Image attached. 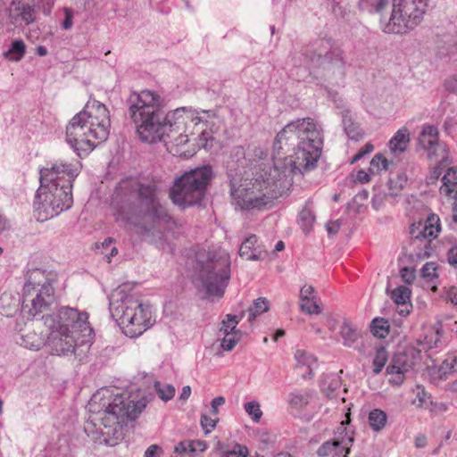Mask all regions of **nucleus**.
<instances>
[{
	"instance_id": "6e6d98bb",
	"label": "nucleus",
	"mask_w": 457,
	"mask_h": 457,
	"mask_svg": "<svg viewBox=\"0 0 457 457\" xmlns=\"http://www.w3.org/2000/svg\"><path fill=\"white\" fill-rule=\"evenodd\" d=\"M313 294L314 287L312 286L305 285L300 290V299L301 301H304L305 299L315 298Z\"/></svg>"
},
{
	"instance_id": "13d9d810",
	"label": "nucleus",
	"mask_w": 457,
	"mask_h": 457,
	"mask_svg": "<svg viewBox=\"0 0 457 457\" xmlns=\"http://www.w3.org/2000/svg\"><path fill=\"white\" fill-rule=\"evenodd\" d=\"M447 259L451 265L457 268V245H453L448 253H447Z\"/></svg>"
},
{
	"instance_id": "58836bf2",
	"label": "nucleus",
	"mask_w": 457,
	"mask_h": 457,
	"mask_svg": "<svg viewBox=\"0 0 457 457\" xmlns=\"http://www.w3.org/2000/svg\"><path fill=\"white\" fill-rule=\"evenodd\" d=\"M154 388L158 396L164 402H168L174 397L175 388L170 384H162L159 381L154 383Z\"/></svg>"
},
{
	"instance_id": "b1692460",
	"label": "nucleus",
	"mask_w": 457,
	"mask_h": 457,
	"mask_svg": "<svg viewBox=\"0 0 457 457\" xmlns=\"http://www.w3.org/2000/svg\"><path fill=\"white\" fill-rule=\"evenodd\" d=\"M443 185L440 187V194L451 196L457 186V167L449 168L442 178Z\"/></svg>"
},
{
	"instance_id": "9d476101",
	"label": "nucleus",
	"mask_w": 457,
	"mask_h": 457,
	"mask_svg": "<svg viewBox=\"0 0 457 457\" xmlns=\"http://www.w3.org/2000/svg\"><path fill=\"white\" fill-rule=\"evenodd\" d=\"M54 279L55 275L46 270L35 268L28 271L22 295L23 312L35 318L50 309L55 301Z\"/></svg>"
},
{
	"instance_id": "f257e3e1",
	"label": "nucleus",
	"mask_w": 457,
	"mask_h": 457,
	"mask_svg": "<svg viewBox=\"0 0 457 457\" xmlns=\"http://www.w3.org/2000/svg\"><path fill=\"white\" fill-rule=\"evenodd\" d=\"M159 194V181L154 179L126 178L117 185L112 204L128 223L137 227L139 233L148 237L160 233L161 225L172 220Z\"/></svg>"
},
{
	"instance_id": "4d7b16f0",
	"label": "nucleus",
	"mask_w": 457,
	"mask_h": 457,
	"mask_svg": "<svg viewBox=\"0 0 457 457\" xmlns=\"http://www.w3.org/2000/svg\"><path fill=\"white\" fill-rule=\"evenodd\" d=\"M226 403V399L223 396L215 397L211 403L210 412L212 415L218 414V407L223 405Z\"/></svg>"
},
{
	"instance_id": "79ce46f5",
	"label": "nucleus",
	"mask_w": 457,
	"mask_h": 457,
	"mask_svg": "<svg viewBox=\"0 0 457 457\" xmlns=\"http://www.w3.org/2000/svg\"><path fill=\"white\" fill-rule=\"evenodd\" d=\"M245 411L255 423H258L262 417V411L261 410L260 403L257 401L246 403L245 404Z\"/></svg>"
},
{
	"instance_id": "473e14b6",
	"label": "nucleus",
	"mask_w": 457,
	"mask_h": 457,
	"mask_svg": "<svg viewBox=\"0 0 457 457\" xmlns=\"http://www.w3.org/2000/svg\"><path fill=\"white\" fill-rule=\"evenodd\" d=\"M370 328L373 335L377 337L385 338L389 334V322L384 318H374Z\"/></svg>"
},
{
	"instance_id": "de8ad7c7",
	"label": "nucleus",
	"mask_w": 457,
	"mask_h": 457,
	"mask_svg": "<svg viewBox=\"0 0 457 457\" xmlns=\"http://www.w3.org/2000/svg\"><path fill=\"white\" fill-rule=\"evenodd\" d=\"M217 419H212L206 414L201 417V426L205 434L211 433L216 426Z\"/></svg>"
},
{
	"instance_id": "1a4fd4ad",
	"label": "nucleus",
	"mask_w": 457,
	"mask_h": 457,
	"mask_svg": "<svg viewBox=\"0 0 457 457\" xmlns=\"http://www.w3.org/2000/svg\"><path fill=\"white\" fill-rule=\"evenodd\" d=\"M228 261L214 250L196 253L192 283L201 298L223 296L228 279Z\"/></svg>"
},
{
	"instance_id": "39448f33",
	"label": "nucleus",
	"mask_w": 457,
	"mask_h": 457,
	"mask_svg": "<svg viewBox=\"0 0 457 457\" xmlns=\"http://www.w3.org/2000/svg\"><path fill=\"white\" fill-rule=\"evenodd\" d=\"M39 174L40 187L36 193L35 209L43 211L46 219L69 210L73 204L72 182L79 175V167L55 161L50 167L40 169Z\"/></svg>"
},
{
	"instance_id": "cd10ccee",
	"label": "nucleus",
	"mask_w": 457,
	"mask_h": 457,
	"mask_svg": "<svg viewBox=\"0 0 457 457\" xmlns=\"http://www.w3.org/2000/svg\"><path fill=\"white\" fill-rule=\"evenodd\" d=\"M340 386L341 381L336 375L326 376L320 383L321 391L330 399L336 396Z\"/></svg>"
},
{
	"instance_id": "412c9836",
	"label": "nucleus",
	"mask_w": 457,
	"mask_h": 457,
	"mask_svg": "<svg viewBox=\"0 0 457 457\" xmlns=\"http://www.w3.org/2000/svg\"><path fill=\"white\" fill-rule=\"evenodd\" d=\"M342 122L344 130L349 139L357 141L362 137V131L354 121L350 111L345 110L342 112Z\"/></svg>"
},
{
	"instance_id": "864d4df0",
	"label": "nucleus",
	"mask_w": 457,
	"mask_h": 457,
	"mask_svg": "<svg viewBox=\"0 0 457 457\" xmlns=\"http://www.w3.org/2000/svg\"><path fill=\"white\" fill-rule=\"evenodd\" d=\"M347 441V444H345V445L337 450L333 457H348L347 455L350 453L351 451L350 446H348V445H352V443L353 442V438L348 437Z\"/></svg>"
},
{
	"instance_id": "5701e85b",
	"label": "nucleus",
	"mask_w": 457,
	"mask_h": 457,
	"mask_svg": "<svg viewBox=\"0 0 457 457\" xmlns=\"http://www.w3.org/2000/svg\"><path fill=\"white\" fill-rule=\"evenodd\" d=\"M339 333L343 339V345L346 347H352L361 336L357 328L348 320L343 322Z\"/></svg>"
},
{
	"instance_id": "ddd939ff",
	"label": "nucleus",
	"mask_w": 457,
	"mask_h": 457,
	"mask_svg": "<svg viewBox=\"0 0 457 457\" xmlns=\"http://www.w3.org/2000/svg\"><path fill=\"white\" fill-rule=\"evenodd\" d=\"M430 0H392L388 20H380L381 29L388 34H403L417 27L429 5Z\"/></svg>"
},
{
	"instance_id": "ea45409f",
	"label": "nucleus",
	"mask_w": 457,
	"mask_h": 457,
	"mask_svg": "<svg viewBox=\"0 0 457 457\" xmlns=\"http://www.w3.org/2000/svg\"><path fill=\"white\" fill-rule=\"evenodd\" d=\"M457 365V355L449 354L442 362L439 367L440 376H447L456 371L455 366Z\"/></svg>"
},
{
	"instance_id": "72a5a7b5",
	"label": "nucleus",
	"mask_w": 457,
	"mask_h": 457,
	"mask_svg": "<svg viewBox=\"0 0 457 457\" xmlns=\"http://www.w3.org/2000/svg\"><path fill=\"white\" fill-rule=\"evenodd\" d=\"M21 345L30 350H39L43 345V340L36 332H29L21 336Z\"/></svg>"
},
{
	"instance_id": "a19ab883",
	"label": "nucleus",
	"mask_w": 457,
	"mask_h": 457,
	"mask_svg": "<svg viewBox=\"0 0 457 457\" xmlns=\"http://www.w3.org/2000/svg\"><path fill=\"white\" fill-rule=\"evenodd\" d=\"M388 354L384 347L378 348L376 351L375 357L373 359V372L378 374L381 372L383 367L387 361Z\"/></svg>"
},
{
	"instance_id": "603ef678",
	"label": "nucleus",
	"mask_w": 457,
	"mask_h": 457,
	"mask_svg": "<svg viewBox=\"0 0 457 457\" xmlns=\"http://www.w3.org/2000/svg\"><path fill=\"white\" fill-rule=\"evenodd\" d=\"M374 150L372 144L368 143L361 148L352 159L351 163H354L361 160L364 155L370 154Z\"/></svg>"
},
{
	"instance_id": "4c0bfd02",
	"label": "nucleus",
	"mask_w": 457,
	"mask_h": 457,
	"mask_svg": "<svg viewBox=\"0 0 457 457\" xmlns=\"http://www.w3.org/2000/svg\"><path fill=\"white\" fill-rule=\"evenodd\" d=\"M411 296V290L409 287L400 286L394 289L391 293L392 300L398 305H405L409 303Z\"/></svg>"
},
{
	"instance_id": "4468645a",
	"label": "nucleus",
	"mask_w": 457,
	"mask_h": 457,
	"mask_svg": "<svg viewBox=\"0 0 457 457\" xmlns=\"http://www.w3.org/2000/svg\"><path fill=\"white\" fill-rule=\"evenodd\" d=\"M441 230L440 220L436 214L431 213L423 222L412 224L410 228L411 241L408 250L410 256L416 260H424L431 255L432 241L437 237Z\"/></svg>"
},
{
	"instance_id": "6ab92c4d",
	"label": "nucleus",
	"mask_w": 457,
	"mask_h": 457,
	"mask_svg": "<svg viewBox=\"0 0 457 457\" xmlns=\"http://www.w3.org/2000/svg\"><path fill=\"white\" fill-rule=\"evenodd\" d=\"M239 255L247 261L263 260L268 253L263 245L258 244L256 235H251L246 237L239 247Z\"/></svg>"
},
{
	"instance_id": "aec40b11",
	"label": "nucleus",
	"mask_w": 457,
	"mask_h": 457,
	"mask_svg": "<svg viewBox=\"0 0 457 457\" xmlns=\"http://www.w3.org/2000/svg\"><path fill=\"white\" fill-rule=\"evenodd\" d=\"M246 310L245 304L242 302L239 303V309L235 313L230 314V351L245 337L247 336L245 331H242L236 328V325L245 316Z\"/></svg>"
},
{
	"instance_id": "a211bd4d",
	"label": "nucleus",
	"mask_w": 457,
	"mask_h": 457,
	"mask_svg": "<svg viewBox=\"0 0 457 457\" xmlns=\"http://www.w3.org/2000/svg\"><path fill=\"white\" fill-rule=\"evenodd\" d=\"M37 7L32 2L12 0L9 10V19L15 27H26L37 21Z\"/></svg>"
},
{
	"instance_id": "2f4dec72",
	"label": "nucleus",
	"mask_w": 457,
	"mask_h": 457,
	"mask_svg": "<svg viewBox=\"0 0 457 457\" xmlns=\"http://www.w3.org/2000/svg\"><path fill=\"white\" fill-rule=\"evenodd\" d=\"M270 309V302L265 297L257 298L252 306H250L247 310L249 312V321L254 320L258 315H261L263 312H268Z\"/></svg>"
},
{
	"instance_id": "20e7f679",
	"label": "nucleus",
	"mask_w": 457,
	"mask_h": 457,
	"mask_svg": "<svg viewBox=\"0 0 457 457\" xmlns=\"http://www.w3.org/2000/svg\"><path fill=\"white\" fill-rule=\"evenodd\" d=\"M294 170L304 173L313 170L321 155L323 130L313 119H298L287 124L276 136L273 151L279 154L285 147L295 146Z\"/></svg>"
},
{
	"instance_id": "8fccbe9b",
	"label": "nucleus",
	"mask_w": 457,
	"mask_h": 457,
	"mask_svg": "<svg viewBox=\"0 0 457 457\" xmlns=\"http://www.w3.org/2000/svg\"><path fill=\"white\" fill-rule=\"evenodd\" d=\"M63 12H64V20L62 22V29L64 30H68L71 29L73 26V16L74 12L71 8L69 7H63Z\"/></svg>"
},
{
	"instance_id": "c03bdc74",
	"label": "nucleus",
	"mask_w": 457,
	"mask_h": 457,
	"mask_svg": "<svg viewBox=\"0 0 457 457\" xmlns=\"http://www.w3.org/2000/svg\"><path fill=\"white\" fill-rule=\"evenodd\" d=\"M420 272L421 276L429 281L438 277L437 266L434 262H427L424 264Z\"/></svg>"
},
{
	"instance_id": "0eeeda50",
	"label": "nucleus",
	"mask_w": 457,
	"mask_h": 457,
	"mask_svg": "<svg viewBox=\"0 0 457 457\" xmlns=\"http://www.w3.org/2000/svg\"><path fill=\"white\" fill-rule=\"evenodd\" d=\"M109 111L104 104L93 100L77 113L66 127V141L79 156H86L97 145L94 139L105 141L110 134Z\"/></svg>"
},
{
	"instance_id": "680f3d73",
	"label": "nucleus",
	"mask_w": 457,
	"mask_h": 457,
	"mask_svg": "<svg viewBox=\"0 0 457 457\" xmlns=\"http://www.w3.org/2000/svg\"><path fill=\"white\" fill-rule=\"evenodd\" d=\"M187 447H191L190 441H181L175 445L174 452L179 454L187 453Z\"/></svg>"
},
{
	"instance_id": "7ed1b4c3",
	"label": "nucleus",
	"mask_w": 457,
	"mask_h": 457,
	"mask_svg": "<svg viewBox=\"0 0 457 457\" xmlns=\"http://www.w3.org/2000/svg\"><path fill=\"white\" fill-rule=\"evenodd\" d=\"M127 105L128 115L135 125L139 139L149 144L169 137L173 131L179 132L183 129L186 118H191L195 124L202 121L199 116H186L192 112L186 107L166 113L162 106L161 96L148 89L131 92Z\"/></svg>"
},
{
	"instance_id": "5fc2aeb1",
	"label": "nucleus",
	"mask_w": 457,
	"mask_h": 457,
	"mask_svg": "<svg viewBox=\"0 0 457 457\" xmlns=\"http://www.w3.org/2000/svg\"><path fill=\"white\" fill-rule=\"evenodd\" d=\"M228 321V314L226 315V318L222 320V328L220 330H223L224 332V338L221 341L220 346L223 350L228 351V340L226 339V337L228 336V326L227 325V322Z\"/></svg>"
},
{
	"instance_id": "69168bd1",
	"label": "nucleus",
	"mask_w": 457,
	"mask_h": 457,
	"mask_svg": "<svg viewBox=\"0 0 457 457\" xmlns=\"http://www.w3.org/2000/svg\"><path fill=\"white\" fill-rule=\"evenodd\" d=\"M370 175L371 174L369 171L366 172V171L361 170L357 173V179H358V181H360L362 184L368 183L370 180Z\"/></svg>"
},
{
	"instance_id": "f3484780",
	"label": "nucleus",
	"mask_w": 457,
	"mask_h": 457,
	"mask_svg": "<svg viewBox=\"0 0 457 457\" xmlns=\"http://www.w3.org/2000/svg\"><path fill=\"white\" fill-rule=\"evenodd\" d=\"M419 145L427 152L428 158L440 159V163L448 159L449 149L438 139V129L436 126H424L418 138Z\"/></svg>"
},
{
	"instance_id": "774afa93",
	"label": "nucleus",
	"mask_w": 457,
	"mask_h": 457,
	"mask_svg": "<svg viewBox=\"0 0 457 457\" xmlns=\"http://www.w3.org/2000/svg\"><path fill=\"white\" fill-rule=\"evenodd\" d=\"M447 298L457 306V287H451L447 292Z\"/></svg>"
},
{
	"instance_id": "0e129e2a",
	"label": "nucleus",
	"mask_w": 457,
	"mask_h": 457,
	"mask_svg": "<svg viewBox=\"0 0 457 457\" xmlns=\"http://www.w3.org/2000/svg\"><path fill=\"white\" fill-rule=\"evenodd\" d=\"M191 447H195L193 449V453H202L206 449V444L204 441L194 440L190 441Z\"/></svg>"
},
{
	"instance_id": "37998d69",
	"label": "nucleus",
	"mask_w": 457,
	"mask_h": 457,
	"mask_svg": "<svg viewBox=\"0 0 457 457\" xmlns=\"http://www.w3.org/2000/svg\"><path fill=\"white\" fill-rule=\"evenodd\" d=\"M300 307L303 312L308 314H318L321 312V309L317 304L315 298L301 301Z\"/></svg>"
},
{
	"instance_id": "49530a36",
	"label": "nucleus",
	"mask_w": 457,
	"mask_h": 457,
	"mask_svg": "<svg viewBox=\"0 0 457 457\" xmlns=\"http://www.w3.org/2000/svg\"><path fill=\"white\" fill-rule=\"evenodd\" d=\"M430 395L420 386H417V395L413 400V403L418 406H423L429 402Z\"/></svg>"
},
{
	"instance_id": "393cba45",
	"label": "nucleus",
	"mask_w": 457,
	"mask_h": 457,
	"mask_svg": "<svg viewBox=\"0 0 457 457\" xmlns=\"http://www.w3.org/2000/svg\"><path fill=\"white\" fill-rule=\"evenodd\" d=\"M25 53V43L21 39H16L11 43L9 49L3 53V56L11 62H19L24 57Z\"/></svg>"
},
{
	"instance_id": "7c9ffc66",
	"label": "nucleus",
	"mask_w": 457,
	"mask_h": 457,
	"mask_svg": "<svg viewBox=\"0 0 457 457\" xmlns=\"http://www.w3.org/2000/svg\"><path fill=\"white\" fill-rule=\"evenodd\" d=\"M387 416L379 409L372 410L369 414V424L375 431H380L386 423Z\"/></svg>"
},
{
	"instance_id": "2eb2a0df",
	"label": "nucleus",
	"mask_w": 457,
	"mask_h": 457,
	"mask_svg": "<svg viewBox=\"0 0 457 457\" xmlns=\"http://www.w3.org/2000/svg\"><path fill=\"white\" fill-rule=\"evenodd\" d=\"M230 196L233 197V204L246 211L261 210L271 201L270 196L261 192V183L257 181L230 188Z\"/></svg>"
},
{
	"instance_id": "a878e982",
	"label": "nucleus",
	"mask_w": 457,
	"mask_h": 457,
	"mask_svg": "<svg viewBox=\"0 0 457 457\" xmlns=\"http://www.w3.org/2000/svg\"><path fill=\"white\" fill-rule=\"evenodd\" d=\"M315 215L310 203H306L298 215V224L305 234H308L313 228Z\"/></svg>"
},
{
	"instance_id": "f8f14e48",
	"label": "nucleus",
	"mask_w": 457,
	"mask_h": 457,
	"mask_svg": "<svg viewBox=\"0 0 457 457\" xmlns=\"http://www.w3.org/2000/svg\"><path fill=\"white\" fill-rule=\"evenodd\" d=\"M303 55L313 67L345 75L347 65L345 52L332 38L321 37L310 42L303 48Z\"/></svg>"
},
{
	"instance_id": "bf43d9fd",
	"label": "nucleus",
	"mask_w": 457,
	"mask_h": 457,
	"mask_svg": "<svg viewBox=\"0 0 457 457\" xmlns=\"http://www.w3.org/2000/svg\"><path fill=\"white\" fill-rule=\"evenodd\" d=\"M162 449L157 445H150L145 452L144 457H160Z\"/></svg>"
},
{
	"instance_id": "c9c22d12",
	"label": "nucleus",
	"mask_w": 457,
	"mask_h": 457,
	"mask_svg": "<svg viewBox=\"0 0 457 457\" xmlns=\"http://www.w3.org/2000/svg\"><path fill=\"white\" fill-rule=\"evenodd\" d=\"M295 359L298 366H305L310 369L309 375H312V368L316 365L317 359L314 355L307 353L304 350H296Z\"/></svg>"
},
{
	"instance_id": "338daca9",
	"label": "nucleus",
	"mask_w": 457,
	"mask_h": 457,
	"mask_svg": "<svg viewBox=\"0 0 457 457\" xmlns=\"http://www.w3.org/2000/svg\"><path fill=\"white\" fill-rule=\"evenodd\" d=\"M414 445L417 448H424L427 445V437L425 435H419L415 437Z\"/></svg>"
},
{
	"instance_id": "c85d7f7f",
	"label": "nucleus",
	"mask_w": 457,
	"mask_h": 457,
	"mask_svg": "<svg viewBox=\"0 0 457 457\" xmlns=\"http://www.w3.org/2000/svg\"><path fill=\"white\" fill-rule=\"evenodd\" d=\"M357 4L361 12L370 14L381 13L388 5V0H358Z\"/></svg>"
},
{
	"instance_id": "6e6552de",
	"label": "nucleus",
	"mask_w": 457,
	"mask_h": 457,
	"mask_svg": "<svg viewBox=\"0 0 457 457\" xmlns=\"http://www.w3.org/2000/svg\"><path fill=\"white\" fill-rule=\"evenodd\" d=\"M129 285L117 287L110 297L112 317L129 337H137L153 325L152 311L129 292Z\"/></svg>"
},
{
	"instance_id": "423d86ee",
	"label": "nucleus",
	"mask_w": 457,
	"mask_h": 457,
	"mask_svg": "<svg viewBox=\"0 0 457 457\" xmlns=\"http://www.w3.org/2000/svg\"><path fill=\"white\" fill-rule=\"evenodd\" d=\"M87 312L71 307H61L51 315H43L44 324L50 333L47 342L58 355L75 353L81 346L90 345L92 328Z\"/></svg>"
},
{
	"instance_id": "9b49d317",
	"label": "nucleus",
	"mask_w": 457,
	"mask_h": 457,
	"mask_svg": "<svg viewBox=\"0 0 457 457\" xmlns=\"http://www.w3.org/2000/svg\"><path fill=\"white\" fill-rule=\"evenodd\" d=\"M212 177L209 165L198 167L177 178L170 190V198L180 210L200 206Z\"/></svg>"
},
{
	"instance_id": "e433bc0d",
	"label": "nucleus",
	"mask_w": 457,
	"mask_h": 457,
	"mask_svg": "<svg viewBox=\"0 0 457 457\" xmlns=\"http://www.w3.org/2000/svg\"><path fill=\"white\" fill-rule=\"evenodd\" d=\"M391 162L386 159L381 154L374 155L370 161L369 172L372 175L379 173L381 170H387Z\"/></svg>"
},
{
	"instance_id": "e2e57ef3",
	"label": "nucleus",
	"mask_w": 457,
	"mask_h": 457,
	"mask_svg": "<svg viewBox=\"0 0 457 457\" xmlns=\"http://www.w3.org/2000/svg\"><path fill=\"white\" fill-rule=\"evenodd\" d=\"M445 87L448 91L457 95V75L446 81Z\"/></svg>"
},
{
	"instance_id": "09e8293b",
	"label": "nucleus",
	"mask_w": 457,
	"mask_h": 457,
	"mask_svg": "<svg viewBox=\"0 0 457 457\" xmlns=\"http://www.w3.org/2000/svg\"><path fill=\"white\" fill-rule=\"evenodd\" d=\"M249 450L245 445L235 443L230 448V457H248Z\"/></svg>"
},
{
	"instance_id": "4be33fe9",
	"label": "nucleus",
	"mask_w": 457,
	"mask_h": 457,
	"mask_svg": "<svg viewBox=\"0 0 457 457\" xmlns=\"http://www.w3.org/2000/svg\"><path fill=\"white\" fill-rule=\"evenodd\" d=\"M410 141V133L407 128L403 127L398 129L395 136L389 141V148L392 152L403 153L406 150Z\"/></svg>"
},
{
	"instance_id": "f03ea898",
	"label": "nucleus",
	"mask_w": 457,
	"mask_h": 457,
	"mask_svg": "<svg viewBox=\"0 0 457 457\" xmlns=\"http://www.w3.org/2000/svg\"><path fill=\"white\" fill-rule=\"evenodd\" d=\"M146 404L145 396L114 395L108 388H101L87 404L93 421L99 422V428H86L85 431L95 444L114 446L123 439L128 420H136Z\"/></svg>"
},
{
	"instance_id": "f704fd0d",
	"label": "nucleus",
	"mask_w": 457,
	"mask_h": 457,
	"mask_svg": "<svg viewBox=\"0 0 457 457\" xmlns=\"http://www.w3.org/2000/svg\"><path fill=\"white\" fill-rule=\"evenodd\" d=\"M346 444L344 440L334 439L324 442L317 450L319 457H327Z\"/></svg>"
},
{
	"instance_id": "bb28decb",
	"label": "nucleus",
	"mask_w": 457,
	"mask_h": 457,
	"mask_svg": "<svg viewBox=\"0 0 457 457\" xmlns=\"http://www.w3.org/2000/svg\"><path fill=\"white\" fill-rule=\"evenodd\" d=\"M19 310V299L9 294H3L0 296V312L2 315L10 317Z\"/></svg>"
},
{
	"instance_id": "3c124183",
	"label": "nucleus",
	"mask_w": 457,
	"mask_h": 457,
	"mask_svg": "<svg viewBox=\"0 0 457 457\" xmlns=\"http://www.w3.org/2000/svg\"><path fill=\"white\" fill-rule=\"evenodd\" d=\"M400 273L402 279L407 284H411L416 278L415 270L412 268L403 267Z\"/></svg>"
},
{
	"instance_id": "a18cd8bd",
	"label": "nucleus",
	"mask_w": 457,
	"mask_h": 457,
	"mask_svg": "<svg viewBox=\"0 0 457 457\" xmlns=\"http://www.w3.org/2000/svg\"><path fill=\"white\" fill-rule=\"evenodd\" d=\"M439 165L435 167L431 171L429 176L427 178L428 184H434L441 176L442 169L445 168L449 163V158L446 162L440 163V159H438Z\"/></svg>"
},
{
	"instance_id": "052dcab7",
	"label": "nucleus",
	"mask_w": 457,
	"mask_h": 457,
	"mask_svg": "<svg viewBox=\"0 0 457 457\" xmlns=\"http://www.w3.org/2000/svg\"><path fill=\"white\" fill-rule=\"evenodd\" d=\"M326 228L328 234L335 235L340 229V222L338 220H331L326 224Z\"/></svg>"
},
{
	"instance_id": "dca6fc26",
	"label": "nucleus",
	"mask_w": 457,
	"mask_h": 457,
	"mask_svg": "<svg viewBox=\"0 0 457 457\" xmlns=\"http://www.w3.org/2000/svg\"><path fill=\"white\" fill-rule=\"evenodd\" d=\"M421 360V351L413 347H406L403 352L395 353L386 367V372L392 376L389 379L391 384L400 386L405 374L411 371Z\"/></svg>"
},
{
	"instance_id": "c756f323",
	"label": "nucleus",
	"mask_w": 457,
	"mask_h": 457,
	"mask_svg": "<svg viewBox=\"0 0 457 457\" xmlns=\"http://www.w3.org/2000/svg\"><path fill=\"white\" fill-rule=\"evenodd\" d=\"M310 398L308 391H294L288 395V403L295 410H302L308 405Z\"/></svg>"
}]
</instances>
